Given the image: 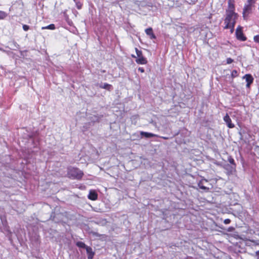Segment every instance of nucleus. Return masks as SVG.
I'll use <instances>...</instances> for the list:
<instances>
[{"mask_svg": "<svg viewBox=\"0 0 259 259\" xmlns=\"http://www.w3.org/2000/svg\"><path fill=\"white\" fill-rule=\"evenodd\" d=\"M239 15L238 14H225L224 19V29H230L232 33L234 30V27Z\"/></svg>", "mask_w": 259, "mask_h": 259, "instance_id": "1", "label": "nucleus"}, {"mask_svg": "<svg viewBox=\"0 0 259 259\" xmlns=\"http://www.w3.org/2000/svg\"><path fill=\"white\" fill-rule=\"evenodd\" d=\"M67 175L72 179L80 180L82 178L83 173L79 169L70 167L68 168Z\"/></svg>", "mask_w": 259, "mask_h": 259, "instance_id": "2", "label": "nucleus"}, {"mask_svg": "<svg viewBox=\"0 0 259 259\" xmlns=\"http://www.w3.org/2000/svg\"><path fill=\"white\" fill-rule=\"evenodd\" d=\"M235 1L228 0V7L226 10L225 14H237L235 12Z\"/></svg>", "mask_w": 259, "mask_h": 259, "instance_id": "3", "label": "nucleus"}, {"mask_svg": "<svg viewBox=\"0 0 259 259\" xmlns=\"http://www.w3.org/2000/svg\"><path fill=\"white\" fill-rule=\"evenodd\" d=\"M235 34L237 39L239 40L245 41L247 39L246 37L244 36L243 33L242 27L240 26H238L236 28Z\"/></svg>", "mask_w": 259, "mask_h": 259, "instance_id": "4", "label": "nucleus"}, {"mask_svg": "<svg viewBox=\"0 0 259 259\" xmlns=\"http://www.w3.org/2000/svg\"><path fill=\"white\" fill-rule=\"evenodd\" d=\"M223 168L226 170V174L228 176L232 175L236 171V166L229 164V163L225 164Z\"/></svg>", "mask_w": 259, "mask_h": 259, "instance_id": "5", "label": "nucleus"}, {"mask_svg": "<svg viewBox=\"0 0 259 259\" xmlns=\"http://www.w3.org/2000/svg\"><path fill=\"white\" fill-rule=\"evenodd\" d=\"M252 5L249 4H246L243 10V17L244 19H246L248 15L251 12Z\"/></svg>", "mask_w": 259, "mask_h": 259, "instance_id": "6", "label": "nucleus"}, {"mask_svg": "<svg viewBox=\"0 0 259 259\" xmlns=\"http://www.w3.org/2000/svg\"><path fill=\"white\" fill-rule=\"evenodd\" d=\"M224 120L226 123L227 126L229 128H233L235 126L234 124L232 123L231 119L228 114L224 117Z\"/></svg>", "mask_w": 259, "mask_h": 259, "instance_id": "7", "label": "nucleus"}, {"mask_svg": "<svg viewBox=\"0 0 259 259\" xmlns=\"http://www.w3.org/2000/svg\"><path fill=\"white\" fill-rule=\"evenodd\" d=\"M88 197L90 200H96L98 199V194L95 190H90Z\"/></svg>", "mask_w": 259, "mask_h": 259, "instance_id": "8", "label": "nucleus"}, {"mask_svg": "<svg viewBox=\"0 0 259 259\" xmlns=\"http://www.w3.org/2000/svg\"><path fill=\"white\" fill-rule=\"evenodd\" d=\"M145 31V33H146V34L147 35L149 36V37L150 39H152L156 38V36L154 34V33L153 32V29L151 27H149V28L146 29Z\"/></svg>", "mask_w": 259, "mask_h": 259, "instance_id": "9", "label": "nucleus"}, {"mask_svg": "<svg viewBox=\"0 0 259 259\" xmlns=\"http://www.w3.org/2000/svg\"><path fill=\"white\" fill-rule=\"evenodd\" d=\"M85 249L88 254V258L93 259L95 255V252L93 251L92 248L91 247L88 246Z\"/></svg>", "mask_w": 259, "mask_h": 259, "instance_id": "10", "label": "nucleus"}, {"mask_svg": "<svg viewBox=\"0 0 259 259\" xmlns=\"http://www.w3.org/2000/svg\"><path fill=\"white\" fill-rule=\"evenodd\" d=\"M140 135L142 137H144L146 138H152V137H157V136L156 135H155V134L151 133H148V132H141Z\"/></svg>", "mask_w": 259, "mask_h": 259, "instance_id": "11", "label": "nucleus"}, {"mask_svg": "<svg viewBox=\"0 0 259 259\" xmlns=\"http://www.w3.org/2000/svg\"><path fill=\"white\" fill-rule=\"evenodd\" d=\"M136 62L138 64L144 65L147 63V61L146 58H145L143 56H141V57L138 58L136 59Z\"/></svg>", "mask_w": 259, "mask_h": 259, "instance_id": "12", "label": "nucleus"}, {"mask_svg": "<svg viewBox=\"0 0 259 259\" xmlns=\"http://www.w3.org/2000/svg\"><path fill=\"white\" fill-rule=\"evenodd\" d=\"M205 182L206 183L207 182V181L205 180L204 181H201L199 182L198 184V186L199 187V188L202 190H203L205 192H207L209 190V188L208 187H205L204 185V184H203V182Z\"/></svg>", "mask_w": 259, "mask_h": 259, "instance_id": "13", "label": "nucleus"}, {"mask_svg": "<svg viewBox=\"0 0 259 259\" xmlns=\"http://www.w3.org/2000/svg\"><path fill=\"white\" fill-rule=\"evenodd\" d=\"M243 79H245L247 83H252L253 81V78L250 74H246L243 77Z\"/></svg>", "mask_w": 259, "mask_h": 259, "instance_id": "14", "label": "nucleus"}, {"mask_svg": "<svg viewBox=\"0 0 259 259\" xmlns=\"http://www.w3.org/2000/svg\"><path fill=\"white\" fill-rule=\"evenodd\" d=\"M75 4V6L78 10H80L82 8L83 4L80 0H73Z\"/></svg>", "mask_w": 259, "mask_h": 259, "instance_id": "15", "label": "nucleus"}, {"mask_svg": "<svg viewBox=\"0 0 259 259\" xmlns=\"http://www.w3.org/2000/svg\"><path fill=\"white\" fill-rule=\"evenodd\" d=\"M100 87L102 89H104L108 91H110L112 88V85L107 83H104L103 85H100Z\"/></svg>", "mask_w": 259, "mask_h": 259, "instance_id": "16", "label": "nucleus"}, {"mask_svg": "<svg viewBox=\"0 0 259 259\" xmlns=\"http://www.w3.org/2000/svg\"><path fill=\"white\" fill-rule=\"evenodd\" d=\"M76 245L77 247H78L79 248H85V249H86L87 247H88V246H87L84 242H81V241H77L76 243Z\"/></svg>", "mask_w": 259, "mask_h": 259, "instance_id": "17", "label": "nucleus"}, {"mask_svg": "<svg viewBox=\"0 0 259 259\" xmlns=\"http://www.w3.org/2000/svg\"><path fill=\"white\" fill-rule=\"evenodd\" d=\"M228 161L230 163L229 164L235 165L236 166V164L235 163V160L234 158L231 156H229L228 157Z\"/></svg>", "mask_w": 259, "mask_h": 259, "instance_id": "18", "label": "nucleus"}, {"mask_svg": "<svg viewBox=\"0 0 259 259\" xmlns=\"http://www.w3.org/2000/svg\"><path fill=\"white\" fill-rule=\"evenodd\" d=\"M42 29H48L51 30H54L55 29V26L53 24H50L46 27H42Z\"/></svg>", "mask_w": 259, "mask_h": 259, "instance_id": "19", "label": "nucleus"}, {"mask_svg": "<svg viewBox=\"0 0 259 259\" xmlns=\"http://www.w3.org/2000/svg\"><path fill=\"white\" fill-rule=\"evenodd\" d=\"M7 16V14L2 11H0V20L4 19Z\"/></svg>", "mask_w": 259, "mask_h": 259, "instance_id": "20", "label": "nucleus"}, {"mask_svg": "<svg viewBox=\"0 0 259 259\" xmlns=\"http://www.w3.org/2000/svg\"><path fill=\"white\" fill-rule=\"evenodd\" d=\"M11 43V45L15 48V49H14V50L19 49L20 48V46L15 41H13Z\"/></svg>", "mask_w": 259, "mask_h": 259, "instance_id": "21", "label": "nucleus"}, {"mask_svg": "<svg viewBox=\"0 0 259 259\" xmlns=\"http://www.w3.org/2000/svg\"><path fill=\"white\" fill-rule=\"evenodd\" d=\"M238 76V72L236 70H233L231 73V77L232 78L236 77Z\"/></svg>", "mask_w": 259, "mask_h": 259, "instance_id": "22", "label": "nucleus"}, {"mask_svg": "<svg viewBox=\"0 0 259 259\" xmlns=\"http://www.w3.org/2000/svg\"><path fill=\"white\" fill-rule=\"evenodd\" d=\"M136 52L138 58H140L141 56H143L142 51L139 50L137 48H136Z\"/></svg>", "mask_w": 259, "mask_h": 259, "instance_id": "23", "label": "nucleus"}, {"mask_svg": "<svg viewBox=\"0 0 259 259\" xmlns=\"http://www.w3.org/2000/svg\"><path fill=\"white\" fill-rule=\"evenodd\" d=\"M253 40L255 42L259 44V34L253 37Z\"/></svg>", "mask_w": 259, "mask_h": 259, "instance_id": "24", "label": "nucleus"}, {"mask_svg": "<svg viewBox=\"0 0 259 259\" xmlns=\"http://www.w3.org/2000/svg\"><path fill=\"white\" fill-rule=\"evenodd\" d=\"M22 27H23V30L25 31H26L29 29V26L26 24H23Z\"/></svg>", "mask_w": 259, "mask_h": 259, "instance_id": "25", "label": "nucleus"}, {"mask_svg": "<svg viewBox=\"0 0 259 259\" xmlns=\"http://www.w3.org/2000/svg\"><path fill=\"white\" fill-rule=\"evenodd\" d=\"M234 60L231 58H228L226 60L227 64H229L232 63Z\"/></svg>", "mask_w": 259, "mask_h": 259, "instance_id": "26", "label": "nucleus"}, {"mask_svg": "<svg viewBox=\"0 0 259 259\" xmlns=\"http://www.w3.org/2000/svg\"><path fill=\"white\" fill-rule=\"evenodd\" d=\"M256 0H247V4H249L250 5H253L255 2H256Z\"/></svg>", "mask_w": 259, "mask_h": 259, "instance_id": "27", "label": "nucleus"}, {"mask_svg": "<svg viewBox=\"0 0 259 259\" xmlns=\"http://www.w3.org/2000/svg\"><path fill=\"white\" fill-rule=\"evenodd\" d=\"M230 222H231V220L230 219H225L224 221V223L225 224H229L230 223Z\"/></svg>", "mask_w": 259, "mask_h": 259, "instance_id": "28", "label": "nucleus"}, {"mask_svg": "<svg viewBox=\"0 0 259 259\" xmlns=\"http://www.w3.org/2000/svg\"><path fill=\"white\" fill-rule=\"evenodd\" d=\"M138 70L142 73H143L145 71L144 68L143 67H140L138 68Z\"/></svg>", "mask_w": 259, "mask_h": 259, "instance_id": "29", "label": "nucleus"}, {"mask_svg": "<svg viewBox=\"0 0 259 259\" xmlns=\"http://www.w3.org/2000/svg\"><path fill=\"white\" fill-rule=\"evenodd\" d=\"M255 257L257 259H259V250L255 252Z\"/></svg>", "mask_w": 259, "mask_h": 259, "instance_id": "30", "label": "nucleus"}, {"mask_svg": "<svg viewBox=\"0 0 259 259\" xmlns=\"http://www.w3.org/2000/svg\"><path fill=\"white\" fill-rule=\"evenodd\" d=\"M251 83H247L246 84V88H248V89H249L250 88V86L251 85Z\"/></svg>", "mask_w": 259, "mask_h": 259, "instance_id": "31", "label": "nucleus"}, {"mask_svg": "<svg viewBox=\"0 0 259 259\" xmlns=\"http://www.w3.org/2000/svg\"><path fill=\"white\" fill-rule=\"evenodd\" d=\"M185 259H193L192 257L191 256H187L186 257Z\"/></svg>", "mask_w": 259, "mask_h": 259, "instance_id": "32", "label": "nucleus"}, {"mask_svg": "<svg viewBox=\"0 0 259 259\" xmlns=\"http://www.w3.org/2000/svg\"><path fill=\"white\" fill-rule=\"evenodd\" d=\"M162 138H163V139H168L167 137H162Z\"/></svg>", "mask_w": 259, "mask_h": 259, "instance_id": "33", "label": "nucleus"}, {"mask_svg": "<svg viewBox=\"0 0 259 259\" xmlns=\"http://www.w3.org/2000/svg\"><path fill=\"white\" fill-rule=\"evenodd\" d=\"M71 23H72V22H68V24L71 25Z\"/></svg>", "mask_w": 259, "mask_h": 259, "instance_id": "34", "label": "nucleus"}, {"mask_svg": "<svg viewBox=\"0 0 259 259\" xmlns=\"http://www.w3.org/2000/svg\"><path fill=\"white\" fill-rule=\"evenodd\" d=\"M71 23H72V22H68V24L71 25Z\"/></svg>", "mask_w": 259, "mask_h": 259, "instance_id": "35", "label": "nucleus"}, {"mask_svg": "<svg viewBox=\"0 0 259 259\" xmlns=\"http://www.w3.org/2000/svg\"><path fill=\"white\" fill-rule=\"evenodd\" d=\"M132 56V57H133V58H136V56H135V55H133Z\"/></svg>", "mask_w": 259, "mask_h": 259, "instance_id": "36", "label": "nucleus"}, {"mask_svg": "<svg viewBox=\"0 0 259 259\" xmlns=\"http://www.w3.org/2000/svg\"><path fill=\"white\" fill-rule=\"evenodd\" d=\"M255 244H256V245H259V243H258V242L255 243Z\"/></svg>", "mask_w": 259, "mask_h": 259, "instance_id": "37", "label": "nucleus"}]
</instances>
